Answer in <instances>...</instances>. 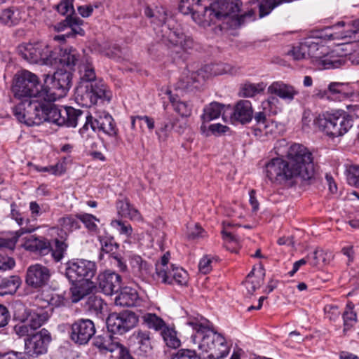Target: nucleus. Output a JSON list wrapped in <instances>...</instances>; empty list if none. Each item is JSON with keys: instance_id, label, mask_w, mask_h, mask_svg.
<instances>
[{"instance_id": "8fccbe9b", "label": "nucleus", "mask_w": 359, "mask_h": 359, "mask_svg": "<svg viewBox=\"0 0 359 359\" xmlns=\"http://www.w3.org/2000/svg\"><path fill=\"white\" fill-rule=\"evenodd\" d=\"M77 218L82 222L88 230L92 233H96L98 227L96 222H100V219L93 215L84 213L77 215Z\"/></svg>"}, {"instance_id": "4468645a", "label": "nucleus", "mask_w": 359, "mask_h": 359, "mask_svg": "<svg viewBox=\"0 0 359 359\" xmlns=\"http://www.w3.org/2000/svg\"><path fill=\"white\" fill-rule=\"evenodd\" d=\"M137 322L138 318L133 312L126 311L110 314L107 319V327L111 333L123 334L133 328Z\"/></svg>"}, {"instance_id": "79ce46f5", "label": "nucleus", "mask_w": 359, "mask_h": 359, "mask_svg": "<svg viewBox=\"0 0 359 359\" xmlns=\"http://www.w3.org/2000/svg\"><path fill=\"white\" fill-rule=\"evenodd\" d=\"M354 305L348 302L346 305V311L343 313L344 319V332H346L354 326L357 321V316L353 311Z\"/></svg>"}, {"instance_id": "c9c22d12", "label": "nucleus", "mask_w": 359, "mask_h": 359, "mask_svg": "<svg viewBox=\"0 0 359 359\" xmlns=\"http://www.w3.org/2000/svg\"><path fill=\"white\" fill-rule=\"evenodd\" d=\"M56 57H57V54ZM78 58L79 54L75 49H65L61 53L60 57H57V63L52 66L62 69L67 67L70 71L76 65Z\"/></svg>"}, {"instance_id": "72a5a7b5", "label": "nucleus", "mask_w": 359, "mask_h": 359, "mask_svg": "<svg viewBox=\"0 0 359 359\" xmlns=\"http://www.w3.org/2000/svg\"><path fill=\"white\" fill-rule=\"evenodd\" d=\"M93 344L100 351L106 352H114L121 347V344L116 341L112 335L108 332L95 337Z\"/></svg>"}, {"instance_id": "20e7f679", "label": "nucleus", "mask_w": 359, "mask_h": 359, "mask_svg": "<svg viewBox=\"0 0 359 359\" xmlns=\"http://www.w3.org/2000/svg\"><path fill=\"white\" fill-rule=\"evenodd\" d=\"M144 15L150 20L154 30L161 28V30L157 31V34L163 40L175 47H180L184 51L192 48L193 41L191 39L177 29H170L168 26L165 25L167 13L164 8L155 7L151 8L147 6L144 8Z\"/></svg>"}, {"instance_id": "1a4fd4ad", "label": "nucleus", "mask_w": 359, "mask_h": 359, "mask_svg": "<svg viewBox=\"0 0 359 359\" xmlns=\"http://www.w3.org/2000/svg\"><path fill=\"white\" fill-rule=\"evenodd\" d=\"M53 101L44 102V121L53 123L60 126L75 128L82 111L72 107L60 108L52 104Z\"/></svg>"}, {"instance_id": "423d86ee", "label": "nucleus", "mask_w": 359, "mask_h": 359, "mask_svg": "<svg viewBox=\"0 0 359 359\" xmlns=\"http://www.w3.org/2000/svg\"><path fill=\"white\" fill-rule=\"evenodd\" d=\"M11 90L14 97L22 102L34 99L47 100V87L42 86L37 76L27 70L15 75Z\"/></svg>"}, {"instance_id": "39448f33", "label": "nucleus", "mask_w": 359, "mask_h": 359, "mask_svg": "<svg viewBox=\"0 0 359 359\" xmlns=\"http://www.w3.org/2000/svg\"><path fill=\"white\" fill-rule=\"evenodd\" d=\"M95 133H102L115 140L118 137V128L111 115L106 111L93 108L86 116V122L80 128L79 133L83 139L88 140Z\"/></svg>"}, {"instance_id": "9b49d317", "label": "nucleus", "mask_w": 359, "mask_h": 359, "mask_svg": "<svg viewBox=\"0 0 359 359\" xmlns=\"http://www.w3.org/2000/svg\"><path fill=\"white\" fill-rule=\"evenodd\" d=\"M19 54L30 63L53 65L57 63V52L43 43H27L18 48Z\"/></svg>"}, {"instance_id": "864d4df0", "label": "nucleus", "mask_w": 359, "mask_h": 359, "mask_svg": "<svg viewBox=\"0 0 359 359\" xmlns=\"http://www.w3.org/2000/svg\"><path fill=\"white\" fill-rule=\"evenodd\" d=\"M13 330L19 337H26L27 338L35 334V330L26 320L16 324L13 327Z\"/></svg>"}, {"instance_id": "e2e57ef3", "label": "nucleus", "mask_w": 359, "mask_h": 359, "mask_svg": "<svg viewBox=\"0 0 359 359\" xmlns=\"http://www.w3.org/2000/svg\"><path fill=\"white\" fill-rule=\"evenodd\" d=\"M187 236L191 239H196L204 237L205 231L198 224L190 225L188 227Z\"/></svg>"}, {"instance_id": "f3484780", "label": "nucleus", "mask_w": 359, "mask_h": 359, "mask_svg": "<svg viewBox=\"0 0 359 359\" xmlns=\"http://www.w3.org/2000/svg\"><path fill=\"white\" fill-rule=\"evenodd\" d=\"M95 333L94 323L89 319H79L71 325L69 337L76 344H86Z\"/></svg>"}, {"instance_id": "4be33fe9", "label": "nucleus", "mask_w": 359, "mask_h": 359, "mask_svg": "<svg viewBox=\"0 0 359 359\" xmlns=\"http://www.w3.org/2000/svg\"><path fill=\"white\" fill-rule=\"evenodd\" d=\"M97 280L99 287L107 295H111L121 288V277L114 271H105L101 273Z\"/></svg>"}, {"instance_id": "473e14b6", "label": "nucleus", "mask_w": 359, "mask_h": 359, "mask_svg": "<svg viewBox=\"0 0 359 359\" xmlns=\"http://www.w3.org/2000/svg\"><path fill=\"white\" fill-rule=\"evenodd\" d=\"M72 283L73 285L70 288V293L71 300L74 303L79 302L95 288V284L93 281H81Z\"/></svg>"}, {"instance_id": "7ed1b4c3", "label": "nucleus", "mask_w": 359, "mask_h": 359, "mask_svg": "<svg viewBox=\"0 0 359 359\" xmlns=\"http://www.w3.org/2000/svg\"><path fill=\"white\" fill-rule=\"evenodd\" d=\"M80 82L75 90L76 102L86 107H90L99 100L109 101L111 93L102 80H96L95 68L88 59L79 66Z\"/></svg>"}, {"instance_id": "3c124183", "label": "nucleus", "mask_w": 359, "mask_h": 359, "mask_svg": "<svg viewBox=\"0 0 359 359\" xmlns=\"http://www.w3.org/2000/svg\"><path fill=\"white\" fill-rule=\"evenodd\" d=\"M136 339L139 344L140 349L144 353H147L151 349V338L147 331H138L136 334Z\"/></svg>"}, {"instance_id": "69168bd1", "label": "nucleus", "mask_w": 359, "mask_h": 359, "mask_svg": "<svg viewBox=\"0 0 359 359\" xmlns=\"http://www.w3.org/2000/svg\"><path fill=\"white\" fill-rule=\"evenodd\" d=\"M171 359H198L195 351L180 349Z\"/></svg>"}, {"instance_id": "2eb2a0df", "label": "nucleus", "mask_w": 359, "mask_h": 359, "mask_svg": "<svg viewBox=\"0 0 359 359\" xmlns=\"http://www.w3.org/2000/svg\"><path fill=\"white\" fill-rule=\"evenodd\" d=\"M53 76L52 89L47 88L48 101H55L66 95L72 86V73L69 70L57 67Z\"/></svg>"}, {"instance_id": "c756f323", "label": "nucleus", "mask_w": 359, "mask_h": 359, "mask_svg": "<svg viewBox=\"0 0 359 359\" xmlns=\"http://www.w3.org/2000/svg\"><path fill=\"white\" fill-rule=\"evenodd\" d=\"M252 107L248 100H240L234 107L231 118L242 123H248L252 118Z\"/></svg>"}, {"instance_id": "0e129e2a", "label": "nucleus", "mask_w": 359, "mask_h": 359, "mask_svg": "<svg viewBox=\"0 0 359 359\" xmlns=\"http://www.w3.org/2000/svg\"><path fill=\"white\" fill-rule=\"evenodd\" d=\"M324 311L326 318L333 321L336 320L340 315L338 306L334 304H327L324 307Z\"/></svg>"}, {"instance_id": "c03bdc74", "label": "nucleus", "mask_w": 359, "mask_h": 359, "mask_svg": "<svg viewBox=\"0 0 359 359\" xmlns=\"http://www.w3.org/2000/svg\"><path fill=\"white\" fill-rule=\"evenodd\" d=\"M170 101L173 109L182 117H189L191 114V107L187 102H182L177 97L170 96Z\"/></svg>"}, {"instance_id": "4d7b16f0", "label": "nucleus", "mask_w": 359, "mask_h": 359, "mask_svg": "<svg viewBox=\"0 0 359 359\" xmlns=\"http://www.w3.org/2000/svg\"><path fill=\"white\" fill-rule=\"evenodd\" d=\"M68 248L67 243L57 238L55 240V248L52 250V256L55 262H60L64 257Z\"/></svg>"}, {"instance_id": "de8ad7c7", "label": "nucleus", "mask_w": 359, "mask_h": 359, "mask_svg": "<svg viewBox=\"0 0 359 359\" xmlns=\"http://www.w3.org/2000/svg\"><path fill=\"white\" fill-rule=\"evenodd\" d=\"M262 278L260 276H255L254 269L248 275L244 282L245 287L250 295L258 289L262 283Z\"/></svg>"}, {"instance_id": "6e6d98bb", "label": "nucleus", "mask_w": 359, "mask_h": 359, "mask_svg": "<svg viewBox=\"0 0 359 359\" xmlns=\"http://www.w3.org/2000/svg\"><path fill=\"white\" fill-rule=\"evenodd\" d=\"M274 129V123L268 120L265 122H262L259 124H256L254 127L255 135L259 137H262L263 135L266 136L269 134H272Z\"/></svg>"}, {"instance_id": "58836bf2", "label": "nucleus", "mask_w": 359, "mask_h": 359, "mask_svg": "<svg viewBox=\"0 0 359 359\" xmlns=\"http://www.w3.org/2000/svg\"><path fill=\"white\" fill-rule=\"evenodd\" d=\"M344 26L345 23L344 22H339L335 24L332 27H330L328 29L329 30H334V32H330L327 34L326 36L328 37L329 39L334 40L337 39H343L348 36H351V33L359 32V19L353 22V26L355 28L353 31L349 29H347L346 32H340L336 31L339 27Z\"/></svg>"}, {"instance_id": "7c9ffc66", "label": "nucleus", "mask_w": 359, "mask_h": 359, "mask_svg": "<svg viewBox=\"0 0 359 359\" xmlns=\"http://www.w3.org/2000/svg\"><path fill=\"white\" fill-rule=\"evenodd\" d=\"M23 243L21 246L30 252H39L45 253L49 251L50 244L44 238H40L33 235H29L22 238Z\"/></svg>"}, {"instance_id": "ddd939ff", "label": "nucleus", "mask_w": 359, "mask_h": 359, "mask_svg": "<svg viewBox=\"0 0 359 359\" xmlns=\"http://www.w3.org/2000/svg\"><path fill=\"white\" fill-rule=\"evenodd\" d=\"M52 340L50 333L46 329H41L24 339V353L32 358H37L48 352Z\"/></svg>"}, {"instance_id": "412c9836", "label": "nucleus", "mask_w": 359, "mask_h": 359, "mask_svg": "<svg viewBox=\"0 0 359 359\" xmlns=\"http://www.w3.org/2000/svg\"><path fill=\"white\" fill-rule=\"evenodd\" d=\"M49 278L50 271L48 269L41 264L32 265L27 270L26 283L34 288L45 285Z\"/></svg>"}, {"instance_id": "aec40b11", "label": "nucleus", "mask_w": 359, "mask_h": 359, "mask_svg": "<svg viewBox=\"0 0 359 359\" xmlns=\"http://www.w3.org/2000/svg\"><path fill=\"white\" fill-rule=\"evenodd\" d=\"M179 119L173 116L166 115L163 118L158 119L157 129L156 130V135L160 142L167 141L170 136L172 130L175 131L180 134L183 133L185 126L182 125L177 126Z\"/></svg>"}, {"instance_id": "ea45409f", "label": "nucleus", "mask_w": 359, "mask_h": 359, "mask_svg": "<svg viewBox=\"0 0 359 359\" xmlns=\"http://www.w3.org/2000/svg\"><path fill=\"white\" fill-rule=\"evenodd\" d=\"M143 323L149 329L156 331L162 330L166 327L164 320L157 315L151 313H146L142 316Z\"/></svg>"}, {"instance_id": "2f4dec72", "label": "nucleus", "mask_w": 359, "mask_h": 359, "mask_svg": "<svg viewBox=\"0 0 359 359\" xmlns=\"http://www.w3.org/2000/svg\"><path fill=\"white\" fill-rule=\"evenodd\" d=\"M116 208L118 215L121 217L137 222H141L143 219L139 210L130 204L127 198L118 201Z\"/></svg>"}, {"instance_id": "a211bd4d", "label": "nucleus", "mask_w": 359, "mask_h": 359, "mask_svg": "<svg viewBox=\"0 0 359 359\" xmlns=\"http://www.w3.org/2000/svg\"><path fill=\"white\" fill-rule=\"evenodd\" d=\"M334 53L335 60H340L341 61L335 68L342 67L347 60H350L353 65H359V41L338 45L334 48Z\"/></svg>"}, {"instance_id": "052dcab7", "label": "nucleus", "mask_w": 359, "mask_h": 359, "mask_svg": "<svg viewBox=\"0 0 359 359\" xmlns=\"http://www.w3.org/2000/svg\"><path fill=\"white\" fill-rule=\"evenodd\" d=\"M346 172L348 183L359 188V165H351L347 168Z\"/></svg>"}, {"instance_id": "6ab92c4d", "label": "nucleus", "mask_w": 359, "mask_h": 359, "mask_svg": "<svg viewBox=\"0 0 359 359\" xmlns=\"http://www.w3.org/2000/svg\"><path fill=\"white\" fill-rule=\"evenodd\" d=\"M226 67H229L226 66L222 69L219 65H205L199 70L191 72L190 75L187 76L186 78H183V82L185 83L184 86L189 87L196 83H201L212 75L215 76L227 73L229 69H227Z\"/></svg>"}, {"instance_id": "393cba45", "label": "nucleus", "mask_w": 359, "mask_h": 359, "mask_svg": "<svg viewBox=\"0 0 359 359\" xmlns=\"http://www.w3.org/2000/svg\"><path fill=\"white\" fill-rule=\"evenodd\" d=\"M226 109H230V107L225 106L217 102H212L206 105L203 109V114L201 116L203 124L201 126V129L205 131L206 128L205 123L219 118L221 115H222V118L225 121V112Z\"/></svg>"}, {"instance_id": "e433bc0d", "label": "nucleus", "mask_w": 359, "mask_h": 359, "mask_svg": "<svg viewBox=\"0 0 359 359\" xmlns=\"http://www.w3.org/2000/svg\"><path fill=\"white\" fill-rule=\"evenodd\" d=\"M83 23V20L76 16H72V14L68 15L66 19L58 25V29L62 30L66 27L71 28V32L74 36L79 34L83 36L84 30L79 26Z\"/></svg>"}, {"instance_id": "cd10ccee", "label": "nucleus", "mask_w": 359, "mask_h": 359, "mask_svg": "<svg viewBox=\"0 0 359 359\" xmlns=\"http://www.w3.org/2000/svg\"><path fill=\"white\" fill-rule=\"evenodd\" d=\"M206 0H181L179 5V11L184 15L191 14L193 20L196 22H200L198 19V13L201 12L199 8L203 6V11L204 15H206L208 13H205V6L203 2ZM208 8H210V4L207 5Z\"/></svg>"}, {"instance_id": "b1692460", "label": "nucleus", "mask_w": 359, "mask_h": 359, "mask_svg": "<svg viewBox=\"0 0 359 359\" xmlns=\"http://www.w3.org/2000/svg\"><path fill=\"white\" fill-rule=\"evenodd\" d=\"M327 97L334 101L343 102L353 99L356 95L350 89L348 83H331L327 91Z\"/></svg>"}, {"instance_id": "49530a36", "label": "nucleus", "mask_w": 359, "mask_h": 359, "mask_svg": "<svg viewBox=\"0 0 359 359\" xmlns=\"http://www.w3.org/2000/svg\"><path fill=\"white\" fill-rule=\"evenodd\" d=\"M161 336L168 347L176 348L180 346V341L177 337V333L172 328L166 326L162 330Z\"/></svg>"}, {"instance_id": "09e8293b", "label": "nucleus", "mask_w": 359, "mask_h": 359, "mask_svg": "<svg viewBox=\"0 0 359 359\" xmlns=\"http://www.w3.org/2000/svg\"><path fill=\"white\" fill-rule=\"evenodd\" d=\"M110 225L121 235H123L128 238L131 237L133 230L132 226L127 222L121 219H113L111 221Z\"/></svg>"}, {"instance_id": "9d476101", "label": "nucleus", "mask_w": 359, "mask_h": 359, "mask_svg": "<svg viewBox=\"0 0 359 359\" xmlns=\"http://www.w3.org/2000/svg\"><path fill=\"white\" fill-rule=\"evenodd\" d=\"M300 50L306 51V58L310 57L312 63L319 68L334 69L341 62L340 60H335L334 49L329 51L326 46L311 39L302 42Z\"/></svg>"}, {"instance_id": "a18cd8bd", "label": "nucleus", "mask_w": 359, "mask_h": 359, "mask_svg": "<svg viewBox=\"0 0 359 359\" xmlns=\"http://www.w3.org/2000/svg\"><path fill=\"white\" fill-rule=\"evenodd\" d=\"M170 259V253H165L161 258L160 261L156 264L155 278L159 281L162 278H165V275L168 273L169 269L168 264ZM165 280L166 279L164 278Z\"/></svg>"}, {"instance_id": "5701e85b", "label": "nucleus", "mask_w": 359, "mask_h": 359, "mask_svg": "<svg viewBox=\"0 0 359 359\" xmlns=\"http://www.w3.org/2000/svg\"><path fill=\"white\" fill-rule=\"evenodd\" d=\"M267 90L269 94L274 95L287 102H291L299 94L294 86L282 81L273 82Z\"/></svg>"}, {"instance_id": "37998d69", "label": "nucleus", "mask_w": 359, "mask_h": 359, "mask_svg": "<svg viewBox=\"0 0 359 359\" xmlns=\"http://www.w3.org/2000/svg\"><path fill=\"white\" fill-rule=\"evenodd\" d=\"M266 87V83L259 82L257 83H245L241 88L242 94L246 97H252L262 93Z\"/></svg>"}, {"instance_id": "f704fd0d", "label": "nucleus", "mask_w": 359, "mask_h": 359, "mask_svg": "<svg viewBox=\"0 0 359 359\" xmlns=\"http://www.w3.org/2000/svg\"><path fill=\"white\" fill-rule=\"evenodd\" d=\"M36 230V228L29 226L21 227L19 230L12 232L8 238H0V249L13 250L17 241L24 234L30 233Z\"/></svg>"}, {"instance_id": "c85d7f7f", "label": "nucleus", "mask_w": 359, "mask_h": 359, "mask_svg": "<svg viewBox=\"0 0 359 359\" xmlns=\"http://www.w3.org/2000/svg\"><path fill=\"white\" fill-rule=\"evenodd\" d=\"M165 278L166 279L165 280H164L163 277L159 281L165 284H177L184 286L188 283L189 274L184 269L171 265V270L168 271Z\"/></svg>"}, {"instance_id": "6e6552de", "label": "nucleus", "mask_w": 359, "mask_h": 359, "mask_svg": "<svg viewBox=\"0 0 359 359\" xmlns=\"http://www.w3.org/2000/svg\"><path fill=\"white\" fill-rule=\"evenodd\" d=\"M46 99L22 101L13 108L15 117L27 126H39L44 122L43 107Z\"/></svg>"}, {"instance_id": "5fc2aeb1", "label": "nucleus", "mask_w": 359, "mask_h": 359, "mask_svg": "<svg viewBox=\"0 0 359 359\" xmlns=\"http://www.w3.org/2000/svg\"><path fill=\"white\" fill-rule=\"evenodd\" d=\"M86 305L89 311L98 314L102 312L104 304L101 297L97 295H91L88 298Z\"/></svg>"}, {"instance_id": "603ef678", "label": "nucleus", "mask_w": 359, "mask_h": 359, "mask_svg": "<svg viewBox=\"0 0 359 359\" xmlns=\"http://www.w3.org/2000/svg\"><path fill=\"white\" fill-rule=\"evenodd\" d=\"M99 241L101 243L102 251L106 253L112 252L118 248V245L114 237L111 236H100Z\"/></svg>"}, {"instance_id": "f8f14e48", "label": "nucleus", "mask_w": 359, "mask_h": 359, "mask_svg": "<svg viewBox=\"0 0 359 359\" xmlns=\"http://www.w3.org/2000/svg\"><path fill=\"white\" fill-rule=\"evenodd\" d=\"M96 271V264L86 259L72 260L65 264V276L72 283L92 281Z\"/></svg>"}, {"instance_id": "13d9d810", "label": "nucleus", "mask_w": 359, "mask_h": 359, "mask_svg": "<svg viewBox=\"0 0 359 359\" xmlns=\"http://www.w3.org/2000/svg\"><path fill=\"white\" fill-rule=\"evenodd\" d=\"M58 222L63 230L69 232L77 229L80 226L77 219L72 215L60 218Z\"/></svg>"}, {"instance_id": "f257e3e1", "label": "nucleus", "mask_w": 359, "mask_h": 359, "mask_svg": "<svg viewBox=\"0 0 359 359\" xmlns=\"http://www.w3.org/2000/svg\"><path fill=\"white\" fill-rule=\"evenodd\" d=\"M287 161L283 157L273 158L266 163V175L272 183L292 187L313 179V155L306 147L292 144L287 150Z\"/></svg>"}, {"instance_id": "f03ea898", "label": "nucleus", "mask_w": 359, "mask_h": 359, "mask_svg": "<svg viewBox=\"0 0 359 359\" xmlns=\"http://www.w3.org/2000/svg\"><path fill=\"white\" fill-rule=\"evenodd\" d=\"M187 323L195 331L191 337L192 342L202 352H210V358L220 359L229 353L225 339L214 331L212 324L208 319L197 314L190 317Z\"/></svg>"}, {"instance_id": "a878e982", "label": "nucleus", "mask_w": 359, "mask_h": 359, "mask_svg": "<svg viewBox=\"0 0 359 359\" xmlns=\"http://www.w3.org/2000/svg\"><path fill=\"white\" fill-rule=\"evenodd\" d=\"M142 302L137 290L130 287L123 288L114 300L116 306L127 307L140 306Z\"/></svg>"}, {"instance_id": "0eeeda50", "label": "nucleus", "mask_w": 359, "mask_h": 359, "mask_svg": "<svg viewBox=\"0 0 359 359\" xmlns=\"http://www.w3.org/2000/svg\"><path fill=\"white\" fill-rule=\"evenodd\" d=\"M314 124L327 136L336 137L344 135L353 126V121L345 111L319 115Z\"/></svg>"}, {"instance_id": "bb28decb", "label": "nucleus", "mask_w": 359, "mask_h": 359, "mask_svg": "<svg viewBox=\"0 0 359 359\" xmlns=\"http://www.w3.org/2000/svg\"><path fill=\"white\" fill-rule=\"evenodd\" d=\"M129 264L132 273L141 279H145L151 273V265L140 255H132L129 257Z\"/></svg>"}, {"instance_id": "dca6fc26", "label": "nucleus", "mask_w": 359, "mask_h": 359, "mask_svg": "<svg viewBox=\"0 0 359 359\" xmlns=\"http://www.w3.org/2000/svg\"><path fill=\"white\" fill-rule=\"evenodd\" d=\"M242 2L241 0H219L210 4V8L205 6V13H209V20H222L228 16H236L241 12Z\"/></svg>"}, {"instance_id": "4c0bfd02", "label": "nucleus", "mask_w": 359, "mask_h": 359, "mask_svg": "<svg viewBox=\"0 0 359 359\" xmlns=\"http://www.w3.org/2000/svg\"><path fill=\"white\" fill-rule=\"evenodd\" d=\"M49 318L48 311L39 309L31 313L26 321L36 331L41 327Z\"/></svg>"}, {"instance_id": "a19ab883", "label": "nucleus", "mask_w": 359, "mask_h": 359, "mask_svg": "<svg viewBox=\"0 0 359 359\" xmlns=\"http://www.w3.org/2000/svg\"><path fill=\"white\" fill-rule=\"evenodd\" d=\"M21 284L19 276H12L8 278H3L0 281V287L4 290L1 294H13L16 292Z\"/></svg>"}, {"instance_id": "bf43d9fd", "label": "nucleus", "mask_w": 359, "mask_h": 359, "mask_svg": "<svg viewBox=\"0 0 359 359\" xmlns=\"http://www.w3.org/2000/svg\"><path fill=\"white\" fill-rule=\"evenodd\" d=\"M18 18L15 15V11L11 8L4 10L0 13V23L7 25H13L18 22Z\"/></svg>"}, {"instance_id": "338daca9", "label": "nucleus", "mask_w": 359, "mask_h": 359, "mask_svg": "<svg viewBox=\"0 0 359 359\" xmlns=\"http://www.w3.org/2000/svg\"><path fill=\"white\" fill-rule=\"evenodd\" d=\"M344 104L347 110V112H345L346 116L352 121L353 118H359V104L354 103H344Z\"/></svg>"}, {"instance_id": "680f3d73", "label": "nucleus", "mask_w": 359, "mask_h": 359, "mask_svg": "<svg viewBox=\"0 0 359 359\" xmlns=\"http://www.w3.org/2000/svg\"><path fill=\"white\" fill-rule=\"evenodd\" d=\"M57 11L62 15H71L74 13V8L72 0H61L56 6Z\"/></svg>"}, {"instance_id": "774afa93", "label": "nucleus", "mask_w": 359, "mask_h": 359, "mask_svg": "<svg viewBox=\"0 0 359 359\" xmlns=\"http://www.w3.org/2000/svg\"><path fill=\"white\" fill-rule=\"evenodd\" d=\"M14 266L15 261L13 258L0 254V271L11 269Z\"/></svg>"}]
</instances>
